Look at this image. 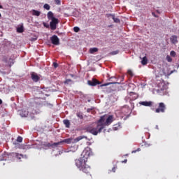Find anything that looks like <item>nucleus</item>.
<instances>
[{"label":"nucleus","instance_id":"nucleus-1","mask_svg":"<svg viewBox=\"0 0 179 179\" xmlns=\"http://www.w3.org/2000/svg\"><path fill=\"white\" fill-rule=\"evenodd\" d=\"M91 155L92 151L90 150V148H87L83 151L81 157L78 159H76V167L85 174H90L92 170L90 166L87 164V159L90 157Z\"/></svg>","mask_w":179,"mask_h":179},{"label":"nucleus","instance_id":"nucleus-2","mask_svg":"<svg viewBox=\"0 0 179 179\" xmlns=\"http://www.w3.org/2000/svg\"><path fill=\"white\" fill-rule=\"evenodd\" d=\"M82 139H87V137L85 136H80L78 137H77L76 138H66L64 139L62 141L57 142V143H54L55 146H58V145H61L62 143H78V142H79V141H82Z\"/></svg>","mask_w":179,"mask_h":179},{"label":"nucleus","instance_id":"nucleus-3","mask_svg":"<svg viewBox=\"0 0 179 179\" xmlns=\"http://www.w3.org/2000/svg\"><path fill=\"white\" fill-rule=\"evenodd\" d=\"M48 19H49V20H51L50 22L51 30H57V24L59 23V20H58V18L54 17V13L52 11H49L48 13Z\"/></svg>","mask_w":179,"mask_h":179},{"label":"nucleus","instance_id":"nucleus-4","mask_svg":"<svg viewBox=\"0 0 179 179\" xmlns=\"http://www.w3.org/2000/svg\"><path fill=\"white\" fill-rule=\"evenodd\" d=\"M104 129V127L103 124H97L96 127H87V132H90L92 135H97V134H100L101 131Z\"/></svg>","mask_w":179,"mask_h":179},{"label":"nucleus","instance_id":"nucleus-5","mask_svg":"<svg viewBox=\"0 0 179 179\" xmlns=\"http://www.w3.org/2000/svg\"><path fill=\"white\" fill-rule=\"evenodd\" d=\"M155 107H157V105L153 106L152 110L157 114H159V113H166V104H164V103H159L157 108H155Z\"/></svg>","mask_w":179,"mask_h":179},{"label":"nucleus","instance_id":"nucleus-6","mask_svg":"<svg viewBox=\"0 0 179 179\" xmlns=\"http://www.w3.org/2000/svg\"><path fill=\"white\" fill-rule=\"evenodd\" d=\"M51 43L52 44H54V45H59V38L57 35H53L51 38Z\"/></svg>","mask_w":179,"mask_h":179},{"label":"nucleus","instance_id":"nucleus-7","mask_svg":"<svg viewBox=\"0 0 179 179\" xmlns=\"http://www.w3.org/2000/svg\"><path fill=\"white\" fill-rule=\"evenodd\" d=\"M87 83L90 86H97V85H100V81L97 80L96 78H93L92 80H88Z\"/></svg>","mask_w":179,"mask_h":179},{"label":"nucleus","instance_id":"nucleus-8","mask_svg":"<svg viewBox=\"0 0 179 179\" xmlns=\"http://www.w3.org/2000/svg\"><path fill=\"white\" fill-rule=\"evenodd\" d=\"M129 99L131 101H134V100H136V99H138V97H139V95H138V94L135 93V92H129Z\"/></svg>","mask_w":179,"mask_h":179},{"label":"nucleus","instance_id":"nucleus-9","mask_svg":"<svg viewBox=\"0 0 179 179\" xmlns=\"http://www.w3.org/2000/svg\"><path fill=\"white\" fill-rule=\"evenodd\" d=\"M114 121V116L109 115L107 118L106 122H104V125L108 126Z\"/></svg>","mask_w":179,"mask_h":179},{"label":"nucleus","instance_id":"nucleus-10","mask_svg":"<svg viewBox=\"0 0 179 179\" xmlns=\"http://www.w3.org/2000/svg\"><path fill=\"white\" fill-rule=\"evenodd\" d=\"M31 78L32 80L36 83H37V82H38V80H40V76H38V75H37L36 73H32L31 74Z\"/></svg>","mask_w":179,"mask_h":179},{"label":"nucleus","instance_id":"nucleus-11","mask_svg":"<svg viewBox=\"0 0 179 179\" xmlns=\"http://www.w3.org/2000/svg\"><path fill=\"white\" fill-rule=\"evenodd\" d=\"M106 122V116H101L100 119L98 121V125H103V128L106 127V124L104 123Z\"/></svg>","mask_w":179,"mask_h":179},{"label":"nucleus","instance_id":"nucleus-12","mask_svg":"<svg viewBox=\"0 0 179 179\" xmlns=\"http://www.w3.org/2000/svg\"><path fill=\"white\" fill-rule=\"evenodd\" d=\"M140 104L141 106H144L145 107H151V106H152L153 102L152 101H142L140 102Z\"/></svg>","mask_w":179,"mask_h":179},{"label":"nucleus","instance_id":"nucleus-13","mask_svg":"<svg viewBox=\"0 0 179 179\" xmlns=\"http://www.w3.org/2000/svg\"><path fill=\"white\" fill-rule=\"evenodd\" d=\"M170 40L172 44H177V43H178V41L177 40V36L176 35L171 36Z\"/></svg>","mask_w":179,"mask_h":179},{"label":"nucleus","instance_id":"nucleus-14","mask_svg":"<svg viewBox=\"0 0 179 179\" xmlns=\"http://www.w3.org/2000/svg\"><path fill=\"white\" fill-rule=\"evenodd\" d=\"M31 13L33 16H40L41 15V12L37 10H32Z\"/></svg>","mask_w":179,"mask_h":179},{"label":"nucleus","instance_id":"nucleus-15","mask_svg":"<svg viewBox=\"0 0 179 179\" xmlns=\"http://www.w3.org/2000/svg\"><path fill=\"white\" fill-rule=\"evenodd\" d=\"M63 123L64 124L66 128H71V122L68 120H63Z\"/></svg>","mask_w":179,"mask_h":179},{"label":"nucleus","instance_id":"nucleus-16","mask_svg":"<svg viewBox=\"0 0 179 179\" xmlns=\"http://www.w3.org/2000/svg\"><path fill=\"white\" fill-rule=\"evenodd\" d=\"M20 115H21V117H27V115H29V111L27 110H22L20 113Z\"/></svg>","mask_w":179,"mask_h":179},{"label":"nucleus","instance_id":"nucleus-17","mask_svg":"<svg viewBox=\"0 0 179 179\" xmlns=\"http://www.w3.org/2000/svg\"><path fill=\"white\" fill-rule=\"evenodd\" d=\"M97 51H99V48H92L90 49V54H94V52H97Z\"/></svg>","mask_w":179,"mask_h":179},{"label":"nucleus","instance_id":"nucleus-18","mask_svg":"<svg viewBox=\"0 0 179 179\" xmlns=\"http://www.w3.org/2000/svg\"><path fill=\"white\" fill-rule=\"evenodd\" d=\"M142 65H147L148 64V57H143V59L141 60Z\"/></svg>","mask_w":179,"mask_h":179},{"label":"nucleus","instance_id":"nucleus-19","mask_svg":"<svg viewBox=\"0 0 179 179\" xmlns=\"http://www.w3.org/2000/svg\"><path fill=\"white\" fill-rule=\"evenodd\" d=\"M17 33H23V31H24V30L23 29V26L17 28Z\"/></svg>","mask_w":179,"mask_h":179},{"label":"nucleus","instance_id":"nucleus-20","mask_svg":"<svg viewBox=\"0 0 179 179\" xmlns=\"http://www.w3.org/2000/svg\"><path fill=\"white\" fill-rule=\"evenodd\" d=\"M112 16H113L112 19L114 20L115 23H120V19L115 17V16L114 15H112Z\"/></svg>","mask_w":179,"mask_h":179},{"label":"nucleus","instance_id":"nucleus-21","mask_svg":"<svg viewBox=\"0 0 179 179\" xmlns=\"http://www.w3.org/2000/svg\"><path fill=\"white\" fill-rule=\"evenodd\" d=\"M15 157H17V159L20 160V159H22V157H23V155L19 154V153H15Z\"/></svg>","mask_w":179,"mask_h":179},{"label":"nucleus","instance_id":"nucleus-22","mask_svg":"<svg viewBox=\"0 0 179 179\" xmlns=\"http://www.w3.org/2000/svg\"><path fill=\"white\" fill-rule=\"evenodd\" d=\"M43 8H44V9H46V10H50L51 7L50 6V5L45 3V4H44Z\"/></svg>","mask_w":179,"mask_h":179},{"label":"nucleus","instance_id":"nucleus-23","mask_svg":"<svg viewBox=\"0 0 179 179\" xmlns=\"http://www.w3.org/2000/svg\"><path fill=\"white\" fill-rule=\"evenodd\" d=\"M117 83H116V82H114V83H106V84H103L101 86H108V85H117Z\"/></svg>","mask_w":179,"mask_h":179},{"label":"nucleus","instance_id":"nucleus-24","mask_svg":"<svg viewBox=\"0 0 179 179\" xmlns=\"http://www.w3.org/2000/svg\"><path fill=\"white\" fill-rule=\"evenodd\" d=\"M43 146H46L47 148H50V146H57V145H54V143L51 144L50 143H48L46 144H43Z\"/></svg>","mask_w":179,"mask_h":179},{"label":"nucleus","instance_id":"nucleus-25","mask_svg":"<svg viewBox=\"0 0 179 179\" xmlns=\"http://www.w3.org/2000/svg\"><path fill=\"white\" fill-rule=\"evenodd\" d=\"M17 142H19L20 143L23 142V138L22 136H18L17 138Z\"/></svg>","mask_w":179,"mask_h":179},{"label":"nucleus","instance_id":"nucleus-26","mask_svg":"<svg viewBox=\"0 0 179 179\" xmlns=\"http://www.w3.org/2000/svg\"><path fill=\"white\" fill-rule=\"evenodd\" d=\"M170 55H171V57H176V55H177V54L176 53V52L174 51V50H172V51H171V52H170Z\"/></svg>","mask_w":179,"mask_h":179},{"label":"nucleus","instance_id":"nucleus-27","mask_svg":"<svg viewBox=\"0 0 179 179\" xmlns=\"http://www.w3.org/2000/svg\"><path fill=\"white\" fill-rule=\"evenodd\" d=\"M73 30L76 33H78V31L80 30V29L78 27H74Z\"/></svg>","mask_w":179,"mask_h":179},{"label":"nucleus","instance_id":"nucleus-28","mask_svg":"<svg viewBox=\"0 0 179 179\" xmlns=\"http://www.w3.org/2000/svg\"><path fill=\"white\" fill-rule=\"evenodd\" d=\"M118 52H120L119 50L113 51L110 52V55H117V54H118Z\"/></svg>","mask_w":179,"mask_h":179},{"label":"nucleus","instance_id":"nucleus-29","mask_svg":"<svg viewBox=\"0 0 179 179\" xmlns=\"http://www.w3.org/2000/svg\"><path fill=\"white\" fill-rule=\"evenodd\" d=\"M166 61H167L168 62H171L173 61V59H171V57L167 55V56H166Z\"/></svg>","mask_w":179,"mask_h":179},{"label":"nucleus","instance_id":"nucleus-30","mask_svg":"<svg viewBox=\"0 0 179 179\" xmlns=\"http://www.w3.org/2000/svg\"><path fill=\"white\" fill-rule=\"evenodd\" d=\"M127 73H128V75H129L130 76H134V73H133L132 71H131V70H128Z\"/></svg>","mask_w":179,"mask_h":179},{"label":"nucleus","instance_id":"nucleus-31","mask_svg":"<svg viewBox=\"0 0 179 179\" xmlns=\"http://www.w3.org/2000/svg\"><path fill=\"white\" fill-rule=\"evenodd\" d=\"M77 117L80 118V120H83V115L81 113H77Z\"/></svg>","mask_w":179,"mask_h":179},{"label":"nucleus","instance_id":"nucleus-32","mask_svg":"<svg viewBox=\"0 0 179 179\" xmlns=\"http://www.w3.org/2000/svg\"><path fill=\"white\" fill-rule=\"evenodd\" d=\"M55 2L57 5H61V0H55Z\"/></svg>","mask_w":179,"mask_h":179},{"label":"nucleus","instance_id":"nucleus-33","mask_svg":"<svg viewBox=\"0 0 179 179\" xmlns=\"http://www.w3.org/2000/svg\"><path fill=\"white\" fill-rule=\"evenodd\" d=\"M70 82H72V80L67 79V80H65L64 83L68 85V83H70Z\"/></svg>","mask_w":179,"mask_h":179},{"label":"nucleus","instance_id":"nucleus-34","mask_svg":"<svg viewBox=\"0 0 179 179\" xmlns=\"http://www.w3.org/2000/svg\"><path fill=\"white\" fill-rule=\"evenodd\" d=\"M35 103H36V102H31L30 104H29V108H30L31 107H34Z\"/></svg>","mask_w":179,"mask_h":179},{"label":"nucleus","instance_id":"nucleus-35","mask_svg":"<svg viewBox=\"0 0 179 179\" xmlns=\"http://www.w3.org/2000/svg\"><path fill=\"white\" fill-rule=\"evenodd\" d=\"M53 66H54V68H58V64L56 63V62H54L53 63Z\"/></svg>","mask_w":179,"mask_h":179},{"label":"nucleus","instance_id":"nucleus-36","mask_svg":"<svg viewBox=\"0 0 179 179\" xmlns=\"http://www.w3.org/2000/svg\"><path fill=\"white\" fill-rule=\"evenodd\" d=\"M115 170H117V166H114L113 169H112V171L113 173H115Z\"/></svg>","mask_w":179,"mask_h":179},{"label":"nucleus","instance_id":"nucleus-37","mask_svg":"<svg viewBox=\"0 0 179 179\" xmlns=\"http://www.w3.org/2000/svg\"><path fill=\"white\" fill-rule=\"evenodd\" d=\"M141 150V148H138L137 150L132 151L131 153H136V152H139Z\"/></svg>","mask_w":179,"mask_h":179},{"label":"nucleus","instance_id":"nucleus-38","mask_svg":"<svg viewBox=\"0 0 179 179\" xmlns=\"http://www.w3.org/2000/svg\"><path fill=\"white\" fill-rule=\"evenodd\" d=\"M122 111H129V109H127V108H123V109H122Z\"/></svg>","mask_w":179,"mask_h":179},{"label":"nucleus","instance_id":"nucleus-39","mask_svg":"<svg viewBox=\"0 0 179 179\" xmlns=\"http://www.w3.org/2000/svg\"><path fill=\"white\" fill-rule=\"evenodd\" d=\"M128 162L127 159H124V161H122V163H127Z\"/></svg>","mask_w":179,"mask_h":179},{"label":"nucleus","instance_id":"nucleus-40","mask_svg":"<svg viewBox=\"0 0 179 179\" xmlns=\"http://www.w3.org/2000/svg\"><path fill=\"white\" fill-rule=\"evenodd\" d=\"M4 62H8V60L6 59H3Z\"/></svg>","mask_w":179,"mask_h":179},{"label":"nucleus","instance_id":"nucleus-41","mask_svg":"<svg viewBox=\"0 0 179 179\" xmlns=\"http://www.w3.org/2000/svg\"><path fill=\"white\" fill-rule=\"evenodd\" d=\"M2 103H3L2 99H0V106H1V104H2Z\"/></svg>","mask_w":179,"mask_h":179},{"label":"nucleus","instance_id":"nucleus-42","mask_svg":"<svg viewBox=\"0 0 179 179\" xmlns=\"http://www.w3.org/2000/svg\"><path fill=\"white\" fill-rule=\"evenodd\" d=\"M111 79H114V77H111L109 80H111Z\"/></svg>","mask_w":179,"mask_h":179},{"label":"nucleus","instance_id":"nucleus-43","mask_svg":"<svg viewBox=\"0 0 179 179\" xmlns=\"http://www.w3.org/2000/svg\"><path fill=\"white\" fill-rule=\"evenodd\" d=\"M157 129H159V126H156Z\"/></svg>","mask_w":179,"mask_h":179},{"label":"nucleus","instance_id":"nucleus-44","mask_svg":"<svg viewBox=\"0 0 179 179\" xmlns=\"http://www.w3.org/2000/svg\"><path fill=\"white\" fill-rule=\"evenodd\" d=\"M2 8H3L2 6L0 5V9H2Z\"/></svg>","mask_w":179,"mask_h":179},{"label":"nucleus","instance_id":"nucleus-45","mask_svg":"<svg viewBox=\"0 0 179 179\" xmlns=\"http://www.w3.org/2000/svg\"><path fill=\"white\" fill-rule=\"evenodd\" d=\"M171 73H173V71L171 72L170 75H171Z\"/></svg>","mask_w":179,"mask_h":179},{"label":"nucleus","instance_id":"nucleus-46","mask_svg":"<svg viewBox=\"0 0 179 179\" xmlns=\"http://www.w3.org/2000/svg\"><path fill=\"white\" fill-rule=\"evenodd\" d=\"M122 80H124V77H122Z\"/></svg>","mask_w":179,"mask_h":179},{"label":"nucleus","instance_id":"nucleus-47","mask_svg":"<svg viewBox=\"0 0 179 179\" xmlns=\"http://www.w3.org/2000/svg\"><path fill=\"white\" fill-rule=\"evenodd\" d=\"M1 13H0V17H1Z\"/></svg>","mask_w":179,"mask_h":179}]
</instances>
